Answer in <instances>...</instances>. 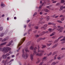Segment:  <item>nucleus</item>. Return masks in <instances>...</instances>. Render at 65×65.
<instances>
[{"mask_svg": "<svg viewBox=\"0 0 65 65\" xmlns=\"http://www.w3.org/2000/svg\"><path fill=\"white\" fill-rule=\"evenodd\" d=\"M9 49V48L8 47H7L6 48H0V51H1L2 52L4 51L5 53H7Z\"/></svg>", "mask_w": 65, "mask_h": 65, "instance_id": "nucleus-1", "label": "nucleus"}, {"mask_svg": "<svg viewBox=\"0 0 65 65\" xmlns=\"http://www.w3.org/2000/svg\"><path fill=\"white\" fill-rule=\"evenodd\" d=\"M34 55H35V54L34 53H33V55L32 54H31L30 55V59L31 60V61H32L33 59V57L34 56Z\"/></svg>", "mask_w": 65, "mask_h": 65, "instance_id": "nucleus-2", "label": "nucleus"}, {"mask_svg": "<svg viewBox=\"0 0 65 65\" xmlns=\"http://www.w3.org/2000/svg\"><path fill=\"white\" fill-rule=\"evenodd\" d=\"M47 25L45 24L44 26L42 27L41 29L43 28L44 30H45V29H46V27H47Z\"/></svg>", "mask_w": 65, "mask_h": 65, "instance_id": "nucleus-3", "label": "nucleus"}, {"mask_svg": "<svg viewBox=\"0 0 65 65\" xmlns=\"http://www.w3.org/2000/svg\"><path fill=\"white\" fill-rule=\"evenodd\" d=\"M25 38H23V39H22V40L21 42H20V43H22L21 44H22L23 43V42H24V41H25Z\"/></svg>", "mask_w": 65, "mask_h": 65, "instance_id": "nucleus-4", "label": "nucleus"}, {"mask_svg": "<svg viewBox=\"0 0 65 65\" xmlns=\"http://www.w3.org/2000/svg\"><path fill=\"white\" fill-rule=\"evenodd\" d=\"M25 38H23V39H22V40L21 42H20V43H22L21 44H22L23 43V42H24V41H25Z\"/></svg>", "mask_w": 65, "mask_h": 65, "instance_id": "nucleus-5", "label": "nucleus"}, {"mask_svg": "<svg viewBox=\"0 0 65 65\" xmlns=\"http://www.w3.org/2000/svg\"><path fill=\"white\" fill-rule=\"evenodd\" d=\"M25 38H23V39H22V40L21 42H20V43H22L21 44H22L23 43V42H24V41H25Z\"/></svg>", "mask_w": 65, "mask_h": 65, "instance_id": "nucleus-6", "label": "nucleus"}, {"mask_svg": "<svg viewBox=\"0 0 65 65\" xmlns=\"http://www.w3.org/2000/svg\"><path fill=\"white\" fill-rule=\"evenodd\" d=\"M60 41H63V43H65V37H64L63 39L62 40H60Z\"/></svg>", "mask_w": 65, "mask_h": 65, "instance_id": "nucleus-7", "label": "nucleus"}, {"mask_svg": "<svg viewBox=\"0 0 65 65\" xmlns=\"http://www.w3.org/2000/svg\"><path fill=\"white\" fill-rule=\"evenodd\" d=\"M31 41L28 42L26 44V46H28L31 44Z\"/></svg>", "mask_w": 65, "mask_h": 65, "instance_id": "nucleus-8", "label": "nucleus"}, {"mask_svg": "<svg viewBox=\"0 0 65 65\" xmlns=\"http://www.w3.org/2000/svg\"><path fill=\"white\" fill-rule=\"evenodd\" d=\"M34 53L35 54H36V50H37V48L36 47H35L34 49Z\"/></svg>", "mask_w": 65, "mask_h": 65, "instance_id": "nucleus-9", "label": "nucleus"}, {"mask_svg": "<svg viewBox=\"0 0 65 65\" xmlns=\"http://www.w3.org/2000/svg\"><path fill=\"white\" fill-rule=\"evenodd\" d=\"M63 29H64L63 27L60 28L59 29H58V30L59 31H59L60 32H62L61 30H63Z\"/></svg>", "mask_w": 65, "mask_h": 65, "instance_id": "nucleus-10", "label": "nucleus"}, {"mask_svg": "<svg viewBox=\"0 0 65 65\" xmlns=\"http://www.w3.org/2000/svg\"><path fill=\"white\" fill-rule=\"evenodd\" d=\"M45 33V32L43 31L42 32V33L41 34L39 35V36H42V35H43Z\"/></svg>", "mask_w": 65, "mask_h": 65, "instance_id": "nucleus-11", "label": "nucleus"}, {"mask_svg": "<svg viewBox=\"0 0 65 65\" xmlns=\"http://www.w3.org/2000/svg\"><path fill=\"white\" fill-rule=\"evenodd\" d=\"M6 42H4V43H3L1 44H0V46H1V45H5L6 44Z\"/></svg>", "mask_w": 65, "mask_h": 65, "instance_id": "nucleus-12", "label": "nucleus"}, {"mask_svg": "<svg viewBox=\"0 0 65 65\" xmlns=\"http://www.w3.org/2000/svg\"><path fill=\"white\" fill-rule=\"evenodd\" d=\"M58 45V44H56L55 45H53L52 47V48H54L55 47H56Z\"/></svg>", "mask_w": 65, "mask_h": 65, "instance_id": "nucleus-13", "label": "nucleus"}, {"mask_svg": "<svg viewBox=\"0 0 65 65\" xmlns=\"http://www.w3.org/2000/svg\"><path fill=\"white\" fill-rule=\"evenodd\" d=\"M42 54H36V56H41L42 55Z\"/></svg>", "mask_w": 65, "mask_h": 65, "instance_id": "nucleus-14", "label": "nucleus"}, {"mask_svg": "<svg viewBox=\"0 0 65 65\" xmlns=\"http://www.w3.org/2000/svg\"><path fill=\"white\" fill-rule=\"evenodd\" d=\"M1 6H3V7H4L5 6V4H3V2H1Z\"/></svg>", "mask_w": 65, "mask_h": 65, "instance_id": "nucleus-15", "label": "nucleus"}, {"mask_svg": "<svg viewBox=\"0 0 65 65\" xmlns=\"http://www.w3.org/2000/svg\"><path fill=\"white\" fill-rule=\"evenodd\" d=\"M55 34V32H53L52 34L50 35V36H53V35H54Z\"/></svg>", "mask_w": 65, "mask_h": 65, "instance_id": "nucleus-16", "label": "nucleus"}, {"mask_svg": "<svg viewBox=\"0 0 65 65\" xmlns=\"http://www.w3.org/2000/svg\"><path fill=\"white\" fill-rule=\"evenodd\" d=\"M28 47L26 48L25 49V51L27 52H29V50H28Z\"/></svg>", "mask_w": 65, "mask_h": 65, "instance_id": "nucleus-17", "label": "nucleus"}, {"mask_svg": "<svg viewBox=\"0 0 65 65\" xmlns=\"http://www.w3.org/2000/svg\"><path fill=\"white\" fill-rule=\"evenodd\" d=\"M28 57V55L27 54H26L25 55V58H24V59H26Z\"/></svg>", "mask_w": 65, "mask_h": 65, "instance_id": "nucleus-18", "label": "nucleus"}, {"mask_svg": "<svg viewBox=\"0 0 65 65\" xmlns=\"http://www.w3.org/2000/svg\"><path fill=\"white\" fill-rule=\"evenodd\" d=\"M2 57H3V59H6V56H5V55H3Z\"/></svg>", "mask_w": 65, "mask_h": 65, "instance_id": "nucleus-19", "label": "nucleus"}, {"mask_svg": "<svg viewBox=\"0 0 65 65\" xmlns=\"http://www.w3.org/2000/svg\"><path fill=\"white\" fill-rule=\"evenodd\" d=\"M22 57L23 58H25V54H24V53H23L22 55Z\"/></svg>", "mask_w": 65, "mask_h": 65, "instance_id": "nucleus-20", "label": "nucleus"}, {"mask_svg": "<svg viewBox=\"0 0 65 65\" xmlns=\"http://www.w3.org/2000/svg\"><path fill=\"white\" fill-rule=\"evenodd\" d=\"M60 8L61 10H62L63 8H64V6H61L60 7Z\"/></svg>", "mask_w": 65, "mask_h": 65, "instance_id": "nucleus-21", "label": "nucleus"}, {"mask_svg": "<svg viewBox=\"0 0 65 65\" xmlns=\"http://www.w3.org/2000/svg\"><path fill=\"white\" fill-rule=\"evenodd\" d=\"M38 52H40V47H39V46H38Z\"/></svg>", "mask_w": 65, "mask_h": 65, "instance_id": "nucleus-22", "label": "nucleus"}, {"mask_svg": "<svg viewBox=\"0 0 65 65\" xmlns=\"http://www.w3.org/2000/svg\"><path fill=\"white\" fill-rule=\"evenodd\" d=\"M49 19H50V17L48 16H47V21H48Z\"/></svg>", "mask_w": 65, "mask_h": 65, "instance_id": "nucleus-23", "label": "nucleus"}, {"mask_svg": "<svg viewBox=\"0 0 65 65\" xmlns=\"http://www.w3.org/2000/svg\"><path fill=\"white\" fill-rule=\"evenodd\" d=\"M49 30L50 31V32H53V31H54V29H49Z\"/></svg>", "mask_w": 65, "mask_h": 65, "instance_id": "nucleus-24", "label": "nucleus"}, {"mask_svg": "<svg viewBox=\"0 0 65 65\" xmlns=\"http://www.w3.org/2000/svg\"><path fill=\"white\" fill-rule=\"evenodd\" d=\"M5 55L6 57H7V56H8L9 55H10V54L9 53H7Z\"/></svg>", "mask_w": 65, "mask_h": 65, "instance_id": "nucleus-25", "label": "nucleus"}, {"mask_svg": "<svg viewBox=\"0 0 65 65\" xmlns=\"http://www.w3.org/2000/svg\"><path fill=\"white\" fill-rule=\"evenodd\" d=\"M63 36H60L59 38L58 39H61V38H63Z\"/></svg>", "mask_w": 65, "mask_h": 65, "instance_id": "nucleus-26", "label": "nucleus"}, {"mask_svg": "<svg viewBox=\"0 0 65 65\" xmlns=\"http://www.w3.org/2000/svg\"><path fill=\"white\" fill-rule=\"evenodd\" d=\"M51 45H52V43H50L49 44H47V45L48 46H50Z\"/></svg>", "mask_w": 65, "mask_h": 65, "instance_id": "nucleus-27", "label": "nucleus"}, {"mask_svg": "<svg viewBox=\"0 0 65 65\" xmlns=\"http://www.w3.org/2000/svg\"><path fill=\"white\" fill-rule=\"evenodd\" d=\"M64 18H65L64 17H63V18H61V21H64Z\"/></svg>", "mask_w": 65, "mask_h": 65, "instance_id": "nucleus-28", "label": "nucleus"}, {"mask_svg": "<svg viewBox=\"0 0 65 65\" xmlns=\"http://www.w3.org/2000/svg\"><path fill=\"white\" fill-rule=\"evenodd\" d=\"M52 52H51L49 54H47V56H51V55H52Z\"/></svg>", "mask_w": 65, "mask_h": 65, "instance_id": "nucleus-29", "label": "nucleus"}, {"mask_svg": "<svg viewBox=\"0 0 65 65\" xmlns=\"http://www.w3.org/2000/svg\"><path fill=\"white\" fill-rule=\"evenodd\" d=\"M57 21L59 23H62V22L60 20H57Z\"/></svg>", "mask_w": 65, "mask_h": 65, "instance_id": "nucleus-30", "label": "nucleus"}, {"mask_svg": "<svg viewBox=\"0 0 65 65\" xmlns=\"http://www.w3.org/2000/svg\"><path fill=\"white\" fill-rule=\"evenodd\" d=\"M3 35H4V33H2L1 34V37H2V36H3Z\"/></svg>", "mask_w": 65, "mask_h": 65, "instance_id": "nucleus-31", "label": "nucleus"}, {"mask_svg": "<svg viewBox=\"0 0 65 65\" xmlns=\"http://www.w3.org/2000/svg\"><path fill=\"white\" fill-rule=\"evenodd\" d=\"M39 52H40L41 53H43L44 51L42 50H39Z\"/></svg>", "mask_w": 65, "mask_h": 65, "instance_id": "nucleus-32", "label": "nucleus"}, {"mask_svg": "<svg viewBox=\"0 0 65 65\" xmlns=\"http://www.w3.org/2000/svg\"><path fill=\"white\" fill-rule=\"evenodd\" d=\"M22 46H21L20 47H19L17 51V52H18L19 51V50H20V48H22Z\"/></svg>", "mask_w": 65, "mask_h": 65, "instance_id": "nucleus-33", "label": "nucleus"}, {"mask_svg": "<svg viewBox=\"0 0 65 65\" xmlns=\"http://www.w3.org/2000/svg\"><path fill=\"white\" fill-rule=\"evenodd\" d=\"M60 4L59 3H58L56 5V6H58V5H60Z\"/></svg>", "mask_w": 65, "mask_h": 65, "instance_id": "nucleus-34", "label": "nucleus"}, {"mask_svg": "<svg viewBox=\"0 0 65 65\" xmlns=\"http://www.w3.org/2000/svg\"><path fill=\"white\" fill-rule=\"evenodd\" d=\"M34 47H33L32 46H31L30 47V48L31 49V50H33V48H34Z\"/></svg>", "mask_w": 65, "mask_h": 65, "instance_id": "nucleus-35", "label": "nucleus"}, {"mask_svg": "<svg viewBox=\"0 0 65 65\" xmlns=\"http://www.w3.org/2000/svg\"><path fill=\"white\" fill-rule=\"evenodd\" d=\"M31 23H30L29 24V26L30 28H31Z\"/></svg>", "mask_w": 65, "mask_h": 65, "instance_id": "nucleus-36", "label": "nucleus"}, {"mask_svg": "<svg viewBox=\"0 0 65 65\" xmlns=\"http://www.w3.org/2000/svg\"><path fill=\"white\" fill-rule=\"evenodd\" d=\"M61 3H63L65 2L64 1V0H62L61 1Z\"/></svg>", "mask_w": 65, "mask_h": 65, "instance_id": "nucleus-37", "label": "nucleus"}, {"mask_svg": "<svg viewBox=\"0 0 65 65\" xmlns=\"http://www.w3.org/2000/svg\"><path fill=\"white\" fill-rule=\"evenodd\" d=\"M44 11L45 12H48V10L47 9H45Z\"/></svg>", "mask_w": 65, "mask_h": 65, "instance_id": "nucleus-38", "label": "nucleus"}, {"mask_svg": "<svg viewBox=\"0 0 65 65\" xmlns=\"http://www.w3.org/2000/svg\"><path fill=\"white\" fill-rule=\"evenodd\" d=\"M57 59L58 60H60L61 59V58L60 57H58Z\"/></svg>", "mask_w": 65, "mask_h": 65, "instance_id": "nucleus-39", "label": "nucleus"}, {"mask_svg": "<svg viewBox=\"0 0 65 65\" xmlns=\"http://www.w3.org/2000/svg\"><path fill=\"white\" fill-rule=\"evenodd\" d=\"M37 14V12H36L34 14L33 16V17H34L35 15H36Z\"/></svg>", "mask_w": 65, "mask_h": 65, "instance_id": "nucleus-40", "label": "nucleus"}, {"mask_svg": "<svg viewBox=\"0 0 65 65\" xmlns=\"http://www.w3.org/2000/svg\"><path fill=\"white\" fill-rule=\"evenodd\" d=\"M46 57H44L42 58V59H43V60H45L46 59Z\"/></svg>", "mask_w": 65, "mask_h": 65, "instance_id": "nucleus-41", "label": "nucleus"}, {"mask_svg": "<svg viewBox=\"0 0 65 65\" xmlns=\"http://www.w3.org/2000/svg\"><path fill=\"white\" fill-rule=\"evenodd\" d=\"M40 62V60H38L37 62H36V63H37H37H39V62Z\"/></svg>", "mask_w": 65, "mask_h": 65, "instance_id": "nucleus-42", "label": "nucleus"}, {"mask_svg": "<svg viewBox=\"0 0 65 65\" xmlns=\"http://www.w3.org/2000/svg\"><path fill=\"white\" fill-rule=\"evenodd\" d=\"M35 28L36 29H38V26H35Z\"/></svg>", "mask_w": 65, "mask_h": 65, "instance_id": "nucleus-43", "label": "nucleus"}, {"mask_svg": "<svg viewBox=\"0 0 65 65\" xmlns=\"http://www.w3.org/2000/svg\"><path fill=\"white\" fill-rule=\"evenodd\" d=\"M39 35H36L35 36V37H39Z\"/></svg>", "mask_w": 65, "mask_h": 65, "instance_id": "nucleus-44", "label": "nucleus"}, {"mask_svg": "<svg viewBox=\"0 0 65 65\" xmlns=\"http://www.w3.org/2000/svg\"><path fill=\"white\" fill-rule=\"evenodd\" d=\"M6 40V39H4L2 40V41H5Z\"/></svg>", "mask_w": 65, "mask_h": 65, "instance_id": "nucleus-45", "label": "nucleus"}, {"mask_svg": "<svg viewBox=\"0 0 65 65\" xmlns=\"http://www.w3.org/2000/svg\"><path fill=\"white\" fill-rule=\"evenodd\" d=\"M56 52H54L52 54V55L53 56V55H55L56 54Z\"/></svg>", "mask_w": 65, "mask_h": 65, "instance_id": "nucleus-46", "label": "nucleus"}, {"mask_svg": "<svg viewBox=\"0 0 65 65\" xmlns=\"http://www.w3.org/2000/svg\"><path fill=\"white\" fill-rule=\"evenodd\" d=\"M65 50V48H61V50H62V51H63V50Z\"/></svg>", "mask_w": 65, "mask_h": 65, "instance_id": "nucleus-47", "label": "nucleus"}, {"mask_svg": "<svg viewBox=\"0 0 65 65\" xmlns=\"http://www.w3.org/2000/svg\"><path fill=\"white\" fill-rule=\"evenodd\" d=\"M55 38H56V36H53L52 37V39H55Z\"/></svg>", "mask_w": 65, "mask_h": 65, "instance_id": "nucleus-48", "label": "nucleus"}, {"mask_svg": "<svg viewBox=\"0 0 65 65\" xmlns=\"http://www.w3.org/2000/svg\"><path fill=\"white\" fill-rule=\"evenodd\" d=\"M32 29H30L28 31V32H30V31H32Z\"/></svg>", "mask_w": 65, "mask_h": 65, "instance_id": "nucleus-49", "label": "nucleus"}, {"mask_svg": "<svg viewBox=\"0 0 65 65\" xmlns=\"http://www.w3.org/2000/svg\"><path fill=\"white\" fill-rule=\"evenodd\" d=\"M58 42V40H56L55 41V42L56 43V42Z\"/></svg>", "mask_w": 65, "mask_h": 65, "instance_id": "nucleus-50", "label": "nucleus"}, {"mask_svg": "<svg viewBox=\"0 0 65 65\" xmlns=\"http://www.w3.org/2000/svg\"><path fill=\"white\" fill-rule=\"evenodd\" d=\"M2 29H3L2 27H0V30L1 31Z\"/></svg>", "mask_w": 65, "mask_h": 65, "instance_id": "nucleus-51", "label": "nucleus"}, {"mask_svg": "<svg viewBox=\"0 0 65 65\" xmlns=\"http://www.w3.org/2000/svg\"><path fill=\"white\" fill-rule=\"evenodd\" d=\"M37 32V30H36L33 31V32L34 33H36Z\"/></svg>", "mask_w": 65, "mask_h": 65, "instance_id": "nucleus-52", "label": "nucleus"}, {"mask_svg": "<svg viewBox=\"0 0 65 65\" xmlns=\"http://www.w3.org/2000/svg\"><path fill=\"white\" fill-rule=\"evenodd\" d=\"M7 61H8L7 59H6V60L4 62L5 63H7Z\"/></svg>", "mask_w": 65, "mask_h": 65, "instance_id": "nucleus-53", "label": "nucleus"}, {"mask_svg": "<svg viewBox=\"0 0 65 65\" xmlns=\"http://www.w3.org/2000/svg\"><path fill=\"white\" fill-rule=\"evenodd\" d=\"M22 44H21V43H19L18 45V46H20V45H21Z\"/></svg>", "mask_w": 65, "mask_h": 65, "instance_id": "nucleus-54", "label": "nucleus"}, {"mask_svg": "<svg viewBox=\"0 0 65 65\" xmlns=\"http://www.w3.org/2000/svg\"><path fill=\"white\" fill-rule=\"evenodd\" d=\"M10 57V56L8 57H7V59H9Z\"/></svg>", "mask_w": 65, "mask_h": 65, "instance_id": "nucleus-55", "label": "nucleus"}, {"mask_svg": "<svg viewBox=\"0 0 65 65\" xmlns=\"http://www.w3.org/2000/svg\"><path fill=\"white\" fill-rule=\"evenodd\" d=\"M53 64L54 65H55L56 64V63H55V62H54L53 63Z\"/></svg>", "mask_w": 65, "mask_h": 65, "instance_id": "nucleus-56", "label": "nucleus"}, {"mask_svg": "<svg viewBox=\"0 0 65 65\" xmlns=\"http://www.w3.org/2000/svg\"><path fill=\"white\" fill-rule=\"evenodd\" d=\"M42 45V46H43V47H45V46H45V45Z\"/></svg>", "mask_w": 65, "mask_h": 65, "instance_id": "nucleus-57", "label": "nucleus"}, {"mask_svg": "<svg viewBox=\"0 0 65 65\" xmlns=\"http://www.w3.org/2000/svg\"><path fill=\"white\" fill-rule=\"evenodd\" d=\"M40 41V40H39V39H38L37 40V41H38V42H39V41Z\"/></svg>", "mask_w": 65, "mask_h": 65, "instance_id": "nucleus-58", "label": "nucleus"}, {"mask_svg": "<svg viewBox=\"0 0 65 65\" xmlns=\"http://www.w3.org/2000/svg\"><path fill=\"white\" fill-rule=\"evenodd\" d=\"M52 23H49L48 24V25H52Z\"/></svg>", "mask_w": 65, "mask_h": 65, "instance_id": "nucleus-59", "label": "nucleus"}, {"mask_svg": "<svg viewBox=\"0 0 65 65\" xmlns=\"http://www.w3.org/2000/svg\"><path fill=\"white\" fill-rule=\"evenodd\" d=\"M56 2L57 1H54L52 2V3H56Z\"/></svg>", "mask_w": 65, "mask_h": 65, "instance_id": "nucleus-60", "label": "nucleus"}, {"mask_svg": "<svg viewBox=\"0 0 65 65\" xmlns=\"http://www.w3.org/2000/svg\"><path fill=\"white\" fill-rule=\"evenodd\" d=\"M30 20H27V23H28L29 22H30Z\"/></svg>", "mask_w": 65, "mask_h": 65, "instance_id": "nucleus-61", "label": "nucleus"}, {"mask_svg": "<svg viewBox=\"0 0 65 65\" xmlns=\"http://www.w3.org/2000/svg\"><path fill=\"white\" fill-rule=\"evenodd\" d=\"M59 17V16H56L55 17V18H58Z\"/></svg>", "mask_w": 65, "mask_h": 65, "instance_id": "nucleus-62", "label": "nucleus"}, {"mask_svg": "<svg viewBox=\"0 0 65 65\" xmlns=\"http://www.w3.org/2000/svg\"><path fill=\"white\" fill-rule=\"evenodd\" d=\"M55 15H55H55H54L53 16H52V17L53 18H54L55 17Z\"/></svg>", "mask_w": 65, "mask_h": 65, "instance_id": "nucleus-63", "label": "nucleus"}, {"mask_svg": "<svg viewBox=\"0 0 65 65\" xmlns=\"http://www.w3.org/2000/svg\"><path fill=\"white\" fill-rule=\"evenodd\" d=\"M42 40H44V39H45V38H42Z\"/></svg>", "mask_w": 65, "mask_h": 65, "instance_id": "nucleus-64", "label": "nucleus"}]
</instances>
